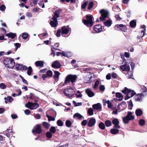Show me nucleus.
<instances>
[{
  "instance_id": "55",
  "label": "nucleus",
  "mask_w": 147,
  "mask_h": 147,
  "mask_svg": "<svg viewBox=\"0 0 147 147\" xmlns=\"http://www.w3.org/2000/svg\"><path fill=\"white\" fill-rule=\"evenodd\" d=\"M6 100H7V101L11 102L13 101V99L11 97L9 96L7 97Z\"/></svg>"
},
{
  "instance_id": "33",
  "label": "nucleus",
  "mask_w": 147,
  "mask_h": 147,
  "mask_svg": "<svg viewBox=\"0 0 147 147\" xmlns=\"http://www.w3.org/2000/svg\"><path fill=\"white\" fill-rule=\"evenodd\" d=\"M90 78L88 76H86L84 78V82L86 83H88L89 82V81L90 80Z\"/></svg>"
},
{
  "instance_id": "19",
  "label": "nucleus",
  "mask_w": 147,
  "mask_h": 147,
  "mask_svg": "<svg viewBox=\"0 0 147 147\" xmlns=\"http://www.w3.org/2000/svg\"><path fill=\"white\" fill-rule=\"evenodd\" d=\"M118 28H119L121 30L124 32H126L127 30V28L125 26L122 24L117 25L115 26Z\"/></svg>"
},
{
  "instance_id": "25",
  "label": "nucleus",
  "mask_w": 147,
  "mask_h": 147,
  "mask_svg": "<svg viewBox=\"0 0 147 147\" xmlns=\"http://www.w3.org/2000/svg\"><path fill=\"white\" fill-rule=\"evenodd\" d=\"M35 64L37 67H42L44 65V63L42 61H37L35 62Z\"/></svg>"
},
{
  "instance_id": "61",
  "label": "nucleus",
  "mask_w": 147,
  "mask_h": 147,
  "mask_svg": "<svg viewBox=\"0 0 147 147\" xmlns=\"http://www.w3.org/2000/svg\"><path fill=\"white\" fill-rule=\"evenodd\" d=\"M26 15L27 17L29 18L31 17L32 16V13L30 12H28L26 14Z\"/></svg>"
},
{
  "instance_id": "42",
  "label": "nucleus",
  "mask_w": 147,
  "mask_h": 147,
  "mask_svg": "<svg viewBox=\"0 0 147 147\" xmlns=\"http://www.w3.org/2000/svg\"><path fill=\"white\" fill-rule=\"evenodd\" d=\"M6 88V86L5 83H2L0 84V88L3 89H4Z\"/></svg>"
},
{
  "instance_id": "39",
  "label": "nucleus",
  "mask_w": 147,
  "mask_h": 147,
  "mask_svg": "<svg viewBox=\"0 0 147 147\" xmlns=\"http://www.w3.org/2000/svg\"><path fill=\"white\" fill-rule=\"evenodd\" d=\"M60 75V73L58 71H54V77L55 78H57L58 79Z\"/></svg>"
},
{
  "instance_id": "64",
  "label": "nucleus",
  "mask_w": 147,
  "mask_h": 147,
  "mask_svg": "<svg viewBox=\"0 0 147 147\" xmlns=\"http://www.w3.org/2000/svg\"><path fill=\"white\" fill-rule=\"evenodd\" d=\"M111 76L113 78H116L117 77V75L116 73L113 72Z\"/></svg>"
},
{
  "instance_id": "5",
  "label": "nucleus",
  "mask_w": 147,
  "mask_h": 147,
  "mask_svg": "<svg viewBox=\"0 0 147 147\" xmlns=\"http://www.w3.org/2000/svg\"><path fill=\"white\" fill-rule=\"evenodd\" d=\"M64 92L66 96L70 98L72 97L74 95L75 91L74 89L72 88H69L65 89Z\"/></svg>"
},
{
  "instance_id": "26",
  "label": "nucleus",
  "mask_w": 147,
  "mask_h": 147,
  "mask_svg": "<svg viewBox=\"0 0 147 147\" xmlns=\"http://www.w3.org/2000/svg\"><path fill=\"white\" fill-rule=\"evenodd\" d=\"M135 113L137 116H139L142 115L143 112L141 109H138L136 110Z\"/></svg>"
},
{
  "instance_id": "44",
  "label": "nucleus",
  "mask_w": 147,
  "mask_h": 147,
  "mask_svg": "<svg viewBox=\"0 0 147 147\" xmlns=\"http://www.w3.org/2000/svg\"><path fill=\"white\" fill-rule=\"evenodd\" d=\"M46 116L48 118L49 121H54L55 120V119L53 117L49 116L47 115H46Z\"/></svg>"
},
{
  "instance_id": "43",
  "label": "nucleus",
  "mask_w": 147,
  "mask_h": 147,
  "mask_svg": "<svg viewBox=\"0 0 147 147\" xmlns=\"http://www.w3.org/2000/svg\"><path fill=\"white\" fill-rule=\"evenodd\" d=\"M88 113L90 115H92L93 114V110L92 108H89L88 110Z\"/></svg>"
},
{
  "instance_id": "45",
  "label": "nucleus",
  "mask_w": 147,
  "mask_h": 147,
  "mask_svg": "<svg viewBox=\"0 0 147 147\" xmlns=\"http://www.w3.org/2000/svg\"><path fill=\"white\" fill-rule=\"evenodd\" d=\"M61 55L63 56L68 57V54L69 53V52L66 53L62 51V52H61Z\"/></svg>"
},
{
  "instance_id": "63",
  "label": "nucleus",
  "mask_w": 147,
  "mask_h": 147,
  "mask_svg": "<svg viewBox=\"0 0 147 147\" xmlns=\"http://www.w3.org/2000/svg\"><path fill=\"white\" fill-rule=\"evenodd\" d=\"M30 111L28 109H26L24 111V113L27 115H29L30 113Z\"/></svg>"
},
{
  "instance_id": "60",
  "label": "nucleus",
  "mask_w": 147,
  "mask_h": 147,
  "mask_svg": "<svg viewBox=\"0 0 147 147\" xmlns=\"http://www.w3.org/2000/svg\"><path fill=\"white\" fill-rule=\"evenodd\" d=\"M61 32V30H58L56 34V35L57 37H59L60 36Z\"/></svg>"
},
{
  "instance_id": "11",
  "label": "nucleus",
  "mask_w": 147,
  "mask_h": 147,
  "mask_svg": "<svg viewBox=\"0 0 147 147\" xmlns=\"http://www.w3.org/2000/svg\"><path fill=\"white\" fill-rule=\"evenodd\" d=\"M144 97V95L142 94H138L135 96V100L136 101H141Z\"/></svg>"
},
{
  "instance_id": "57",
  "label": "nucleus",
  "mask_w": 147,
  "mask_h": 147,
  "mask_svg": "<svg viewBox=\"0 0 147 147\" xmlns=\"http://www.w3.org/2000/svg\"><path fill=\"white\" fill-rule=\"evenodd\" d=\"M5 9V7L4 5H2L0 7V10L2 11H4Z\"/></svg>"
},
{
  "instance_id": "6",
  "label": "nucleus",
  "mask_w": 147,
  "mask_h": 147,
  "mask_svg": "<svg viewBox=\"0 0 147 147\" xmlns=\"http://www.w3.org/2000/svg\"><path fill=\"white\" fill-rule=\"evenodd\" d=\"M25 106L26 107L31 110L36 109L39 107V105L38 104L33 103L30 102H28L25 105Z\"/></svg>"
},
{
  "instance_id": "49",
  "label": "nucleus",
  "mask_w": 147,
  "mask_h": 147,
  "mask_svg": "<svg viewBox=\"0 0 147 147\" xmlns=\"http://www.w3.org/2000/svg\"><path fill=\"white\" fill-rule=\"evenodd\" d=\"M73 103L74 104V106L75 107L81 106L82 105V103L80 102H77L75 101H73Z\"/></svg>"
},
{
  "instance_id": "9",
  "label": "nucleus",
  "mask_w": 147,
  "mask_h": 147,
  "mask_svg": "<svg viewBox=\"0 0 147 147\" xmlns=\"http://www.w3.org/2000/svg\"><path fill=\"white\" fill-rule=\"evenodd\" d=\"M52 20L50 22V24L52 27H56L58 24L57 18H56L55 17H53L52 18Z\"/></svg>"
},
{
  "instance_id": "1",
  "label": "nucleus",
  "mask_w": 147,
  "mask_h": 147,
  "mask_svg": "<svg viewBox=\"0 0 147 147\" xmlns=\"http://www.w3.org/2000/svg\"><path fill=\"white\" fill-rule=\"evenodd\" d=\"M77 76L76 75H69L65 78V80L63 84V86L66 85L68 83L71 82L72 86L75 85L74 82L76 81Z\"/></svg>"
},
{
  "instance_id": "48",
  "label": "nucleus",
  "mask_w": 147,
  "mask_h": 147,
  "mask_svg": "<svg viewBox=\"0 0 147 147\" xmlns=\"http://www.w3.org/2000/svg\"><path fill=\"white\" fill-rule=\"evenodd\" d=\"M57 125L59 126H62L63 125V122L60 119H59L57 121Z\"/></svg>"
},
{
  "instance_id": "59",
  "label": "nucleus",
  "mask_w": 147,
  "mask_h": 147,
  "mask_svg": "<svg viewBox=\"0 0 147 147\" xmlns=\"http://www.w3.org/2000/svg\"><path fill=\"white\" fill-rule=\"evenodd\" d=\"M14 45L15 46L16 49H17L18 48L20 47V44L19 43H16L14 44Z\"/></svg>"
},
{
  "instance_id": "22",
  "label": "nucleus",
  "mask_w": 147,
  "mask_h": 147,
  "mask_svg": "<svg viewBox=\"0 0 147 147\" xmlns=\"http://www.w3.org/2000/svg\"><path fill=\"white\" fill-rule=\"evenodd\" d=\"M116 96L118 98V100L119 101L122 100L123 98V95L121 93L119 92H117L116 93Z\"/></svg>"
},
{
  "instance_id": "15",
  "label": "nucleus",
  "mask_w": 147,
  "mask_h": 147,
  "mask_svg": "<svg viewBox=\"0 0 147 147\" xmlns=\"http://www.w3.org/2000/svg\"><path fill=\"white\" fill-rule=\"evenodd\" d=\"M96 122L95 119L94 118H92L88 121V126L89 127L93 126L94 125Z\"/></svg>"
},
{
  "instance_id": "30",
  "label": "nucleus",
  "mask_w": 147,
  "mask_h": 147,
  "mask_svg": "<svg viewBox=\"0 0 147 147\" xmlns=\"http://www.w3.org/2000/svg\"><path fill=\"white\" fill-rule=\"evenodd\" d=\"M24 40H26L27 38L29 35L26 32H24L21 34Z\"/></svg>"
},
{
  "instance_id": "51",
  "label": "nucleus",
  "mask_w": 147,
  "mask_h": 147,
  "mask_svg": "<svg viewBox=\"0 0 147 147\" xmlns=\"http://www.w3.org/2000/svg\"><path fill=\"white\" fill-rule=\"evenodd\" d=\"M88 3V2L87 1H86L84 2L83 3L82 5V9H84L85 8L86 6Z\"/></svg>"
},
{
  "instance_id": "18",
  "label": "nucleus",
  "mask_w": 147,
  "mask_h": 147,
  "mask_svg": "<svg viewBox=\"0 0 147 147\" xmlns=\"http://www.w3.org/2000/svg\"><path fill=\"white\" fill-rule=\"evenodd\" d=\"M85 92L89 97H92L94 95V92L91 91L89 88L86 89L85 90Z\"/></svg>"
},
{
  "instance_id": "35",
  "label": "nucleus",
  "mask_w": 147,
  "mask_h": 147,
  "mask_svg": "<svg viewBox=\"0 0 147 147\" xmlns=\"http://www.w3.org/2000/svg\"><path fill=\"white\" fill-rule=\"evenodd\" d=\"M32 72V69L30 66L27 69V74L28 75L30 76Z\"/></svg>"
},
{
  "instance_id": "23",
  "label": "nucleus",
  "mask_w": 147,
  "mask_h": 147,
  "mask_svg": "<svg viewBox=\"0 0 147 147\" xmlns=\"http://www.w3.org/2000/svg\"><path fill=\"white\" fill-rule=\"evenodd\" d=\"M133 113L132 112L130 111L128 112L126 116L130 120H133L134 119V117L133 115Z\"/></svg>"
},
{
  "instance_id": "34",
  "label": "nucleus",
  "mask_w": 147,
  "mask_h": 147,
  "mask_svg": "<svg viewBox=\"0 0 147 147\" xmlns=\"http://www.w3.org/2000/svg\"><path fill=\"white\" fill-rule=\"evenodd\" d=\"M98 126L100 129L102 130L104 129L105 127V124L102 122L100 123L98 125Z\"/></svg>"
},
{
  "instance_id": "10",
  "label": "nucleus",
  "mask_w": 147,
  "mask_h": 147,
  "mask_svg": "<svg viewBox=\"0 0 147 147\" xmlns=\"http://www.w3.org/2000/svg\"><path fill=\"white\" fill-rule=\"evenodd\" d=\"M125 63V64L120 66V67L123 71H129L130 69V66L127 64V62H126Z\"/></svg>"
},
{
  "instance_id": "32",
  "label": "nucleus",
  "mask_w": 147,
  "mask_h": 147,
  "mask_svg": "<svg viewBox=\"0 0 147 147\" xmlns=\"http://www.w3.org/2000/svg\"><path fill=\"white\" fill-rule=\"evenodd\" d=\"M130 120L127 116L123 118V121L125 123H127Z\"/></svg>"
},
{
  "instance_id": "52",
  "label": "nucleus",
  "mask_w": 147,
  "mask_h": 147,
  "mask_svg": "<svg viewBox=\"0 0 147 147\" xmlns=\"http://www.w3.org/2000/svg\"><path fill=\"white\" fill-rule=\"evenodd\" d=\"M133 106V104L132 103V102L131 100H130L129 102L128 105V108L129 109H132V107Z\"/></svg>"
},
{
  "instance_id": "46",
  "label": "nucleus",
  "mask_w": 147,
  "mask_h": 147,
  "mask_svg": "<svg viewBox=\"0 0 147 147\" xmlns=\"http://www.w3.org/2000/svg\"><path fill=\"white\" fill-rule=\"evenodd\" d=\"M66 126L68 127H69L71 125V122L69 120H67L65 122Z\"/></svg>"
},
{
  "instance_id": "20",
  "label": "nucleus",
  "mask_w": 147,
  "mask_h": 147,
  "mask_svg": "<svg viewBox=\"0 0 147 147\" xmlns=\"http://www.w3.org/2000/svg\"><path fill=\"white\" fill-rule=\"evenodd\" d=\"M52 66L54 68H58L60 67L61 65L59 62L56 61L53 63Z\"/></svg>"
},
{
  "instance_id": "31",
  "label": "nucleus",
  "mask_w": 147,
  "mask_h": 147,
  "mask_svg": "<svg viewBox=\"0 0 147 147\" xmlns=\"http://www.w3.org/2000/svg\"><path fill=\"white\" fill-rule=\"evenodd\" d=\"M119 132V130L115 129H112L111 130V133L113 134H116Z\"/></svg>"
},
{
  "instance_id": "21",
  "label": "nucleus",
  "mask_w": 147,
  "mask_h": 147,
  "mask_svg": "<svg viewBox=\"0 0 147 147\" xmlns=\"http://www.w3.org/2000/svg\"><path fill=\"white\" fill-rule=\"evenodd\" d=\"M145 27L146 26L144 25H143L141 26V28L142 30H141V37H142L146 35L145 33L146 31Z\"/></svg>"
},
{
  "instance_id": "47",
  "label": "nucleus",
  "mask_w": 147,
  "mask_h": 147,
  "mask_svg": "<svg viewBox=\"0 0 147 147\" xmlns=\"http://www.w3.org/2000/svg\"><path fill=\"white\" fill-rule=\"evenodd\" d=\"M50 131L51 133H55L56 131V129L54 127H52L50 129Z\"/></svg>"
},
{
  "instance_id": "28",
  "label": "nucleus",
  "mask_w": 147,
  "mask_h": 147,
  "mask_svg": "<svg viewBox=\"0 0 147 147\" xmlns=\"http://www.w3.org/2000/svg\"><path fill=\"white\" fill-rule=\"evenodd\" d=\"M112 24V22L111 20H108L105 22H104L105 25L108 27L110 26Z\"/></svg>"
},
{
  "instance_id": "54",
  "label": "nucleus",
  "mask_w": 147,
  "mask_h": 147,
  "mask_svg": "<svg viewBox=\"0 0 147 147\" xmlns=\"http://www.w3.org/2000/svg\"><path fill=\"white\" fill-rule=\"evenodd\" d=\"M140 125L141 126H142L144 125L145 122L144 120L142 119H140L139 121Z\"/></svg>"
},
{
  "instance_id": "56",
  "label": "nucleus",
  "mask_w": 147,
  "mask_h": 147,
  "mask_svg": "<svg viewBox=\"0 0 147 147\" xmlns=\"http://www.w3.org/2000/svg\"><path fill=\"white\" fill-rule=\"evenodd\" d=\"M107 105L108 107L109 108H110L111 109H113L112 104L109 100H108V104Z\"/></svg>"
},
{
  "instance_id": "41",
  "label": "nucleus",
  "mask_w": 147,
  "mask_h": 147,
  "mask_svg": "<svg viewBox=\"0 0 147 147\" xmlns=\"http://www.w3.org/2000/svg\"><path fill=\"white\" fill-rule=\"evenodd\" d=\"M111 121L109 120H107L105 122V125L107 127L111 126Z\"/></svg>"
},
{
  "instance_id": "7",
  "label": "nucleus",
  "mask_w": 147,
  "mask_h": 147,
  "mask_svg": "<svg viewBox=\"0 0 147 147\" xmlns=\"http://www.w3.org/2000/svg\"><path fill=\"white\" fill-rule=\"evenodd\" d=\"M101 14V16L100 19L101 21H104L106 18L107 17L108 14V12L104 9L101 10L100 11Z\"/></svg>"
},
{
  "instance_id": "13",
  "label": "nucleus",
  "mask_w": 147,
  "mask_h": 147,
  "mask_svg": "<svg viewBox=\"0 0 147 147\" xmlns=\"http://www.w3.org/2000/svg\"><path fill=\"white\" fill-rule=\"evenodd\" d=\"M92 108L95 110H101L102 108V105L100 103L94 104L92 105Z\"/></svg>"
},
{
  "instance_id": "40",
  "label": "nucleus",
  "mask_w": 147,
  "mask_h": 147,
  "mask_svg": "<svg viewBox=\"0 0 147 147\" xmlns=\"http://www.w3.org/2000/svg\"><path fill=\"white\" fill-rule=\"evenodd\" d=\"M47 76L51 77L53 75V72L51 70H48L47 72Z\"/></svg>"
},
{
  "instance_id": "12",
  "label": "nucleus",
  "mask_w": 147,
  "mask_h": 147,
  "mask_svg": "<svg viewBox=\"0 0 147 147\" xmlns=\"http://www.w3.org/2000/svg\"><path fill=\"white\" fill-rule=\"evenodd\" d=\"M94 30L97 33L100 32L102 30L101 25L98 24L95 25L94 27Z\"/></svg>"
},
{
  "instance_id": "62",
  "label": "nucleus",
  "mask_w": 147,
  "mask_h": 147,
  "mask_svg": "<svg viewBox=\"0 0 147 147\" xmlns=\"http://www.w3.org/2000/svg\"><path fill=\"white\" fill-rule=\"evenodd\" d=\"M100 90L101 91H104L105 90V87L103 85H101L99 87Z\"/></svg>"
},
{
  "instance_id": "16",
  "label": "nucleus",
  "mask_w": 147,
  "mask_h": 147,
  "mask_svg": "<svg viewBox=\"0 0 147 147\" xmlns=\"http://www.w3.org/2000/svg\"><path fill=\"white\" fill-rule=\"evenodd\" d=\"M112 123L114 125V127L118 129L120 128V127L119 125V121L117 119H113L112 121Z\"/></svg>"
},
{
  "instance_id": "58",
  "label": "nucleus",
  "mask_w": 147,
  "mask_h": 147,
  "mask_svg": "<svg viewBox=\"0 0 147 147\" xmlns=\"http://www.w3.org/2000/svg\"><path fill=\"white\" fill-rule=\"evenodd\" d=\"M87 121L86 120H84L82 122L81 124L82 125L85 126L87 124Z\"/></svg>"
},
{
  "instance_id": "29",
  "label": "nucleus",
  "mask_w": 147,
  "mask_h": 147,
  "mask_svg": "<svg viewBox=\"0 0 147 147\" xmlns=\"http://www.w3.org/2000/svg\"><path fill=\"white\" fill-rule=\"evenodd\" d=\"M73 117L74 118H77L79 119H81L83 117V116L80 115V114L77 113L75 114L74 116Z\"/></svg>"
},
{
  "instance_id": "38",
  "label": "nucleus",
  "mask_w": 147,
  "mask_h": 147,
  "mask_svg": "<svg viewBox=\"0 0 147 147\" xmlns=\"http://www.w3.org/2000/svg\"><path fill=\"white\" fill-rule=\"evenodd\" d=\"M94 3L92 1H90L88 4V9L89 10L90 9L93 7Z\"/></svg>"
},
{
  "instance_id": "37",
  "label": "nucleus",
  "mask_w": 147,
  "mask_h": 147,
  "mask_svg": "<svg viewBox=\"0 0 147 147\" xmlns=\"http://www.w3.org/2000/svg\"><path fill=\"white\" fill-rule=\"evenodd\" d=\"M130 25L131 27H134L136 26V22L135 21L132 20L130 22Z\"/></svg>"
},
{
  "instance_id": "2",
  "label": "nucleus",
  "mask_w": 147,
  "mask_h": 147,
  "mask_svg": "<svg viewBox=\"0 0 147 147\" xmlns=\"http://www.w3.org/2000/svg\"><path fill=\"white\" fill-rule=\"evenodd\" d=\"M122 92L126 94V96L125 97V98L126 100L132 97L136 94V92L133 90L129 89L126 87L124 89L122 90Z\"/></svg>"
},
{
  "instance_id": "24",
  "label": "nucleus",
  "mask_w": 147,
  "mask_h": 147,
  "mask_svg": "<svg viewBox=\"0 0 147 147\" xmlns=\"http://www.w3.org/2000/svg\"><path fill=\"white\" fill-rule=\"evenodd\" d=\"M16 33L10 32L9 33L5 35L6 36H7L9 38H11L12 39L14 38L16 36Z\"/></svg>"
},
{
  "instance_id": "4",
  "label": "nucleus",
  "mask_w": 147,
  "mask_h": 147,
  "mask_svg": "<svg viewBox=\"0 0 147 147\" xmlns=\"http://www.w3.org/2000/svg\"><path fill=\"white\" fill-rule=\"evenodd\" d=\"M86 20H83L82 21L84 24L87 26H91L93 24L92 21L93 16L92 15L86 16Z\"/></svg>"
},
{
  "instance_id": "50",
  "label": "nucleus",
  "mask_w": 147,
  "mask_h": 147,
  "mask_svg": "<svg viewBox=\"0 0 147 147\" xmlns=\"http://www.w3.org/2000/svg\"><path fill=\"white\" fill-rule=\"evenodd\" d=\"M46 136L47 138H51L52 136V133L50 132H48L46 133Z\"/></svg>"
},
{
  "instance_id": "17",
  "label": "nucleus",
  "mask_w": 147,
  "mask_h": 147,
  "mask_svg": "<svg viewBox=\"0 0 147 147\" xmlns=\"http://www.w3.org/2000/svg\"><path fill=\"white\" fill-rule=\"evenodd\" d=\"M61 33L62 34H67L69 32L68 28L65 26H64L61 28Z\"/></svg>"
},
{
  "instance_id": "27",
  "label": "nucleus",
  "mask_w": 147,
  "mask_h": 147,
  "mask_svg": "<svg viewBox=\"0 0 147 147\" xmlns=\"http://www.w3.org/2000/svg\"><path fill=\"white\" fill-rule=\"evenodd\" d=\"M61 9H58L57 10L55 13V16H54V17H55L57 18L59 17V14L61 13Z\"/></svg>"
},
{
  "instance_id": "14",
  "label": "nucleus",
  "mask_w": 147,
  "mask_h": 147,
  "mask_svg": "<svg viewBox=\"0 0 147 147\" xmlns=\"http://www.w3.org/2000/svg\"><path fill=\"white\" fill-rule=\"evenodd\" d=\"M16 69L17 70L22 69L26 70L27 67L22 64H18L16 65Z\"/></svg>"
},
{
  "instance_id": "53",
  "label": "nucleus",
  "mask_w": 147,
  "mask_h": 147,
  "mask_svg": "<svg viewBox=\"0 0 147 147\" xmlns=\"http://www.w3.org/2000/svg\"><path fill=\"white\" fill-rule=\"evenodd\" d=\"M99 84V81L97 80H96L95 83L94 85V89L96 88L98 86Z\"/></svg>"
},
{
  "instance_id": "8",
  "label": "nucleus",
  "mask_w": 147,
  "mask_h": 147,
  "mask_svg": "<svg viewBox=\"0 0 147 147\" xmlns=\"http://www.w3.org/2000/svg\"><path fill=\"white\" fill-rule=\"evenodd\" d=\"M42 131L40 125H37L34 127L32 130V132L33 133H36L39 134Z\"/></svg>"
},
{
  "instance_id": "36",
  "label": "nucleus",
  "mask_w": 147,
  "mask_h": 147,
  "mask_svg": "<svg viewBox=\"0 0 147 147\" xmlns=\"http://www.w3.org/2000/svg\"><path fill=\"white\" fill-rule=\"evenodd\" d=\"M42 124L43 125V126H44V127L46 129H48L49 127L50 126V125L48 123H47L44 122H43Z\"/></svg>"
},
{
  "instance_id": "3",
  "label": "nucleus",
  "mask_w": 147,
  "mask_h": 147,
  "mask_svg": "<svg viewBox=\"0 0 147 147\" xmlns=\"http://www.w3.org/2000/svg\"><path fill=\"white\" fill-rule=\"evenodd\" d=\"M5 67L8 68H12L14 66L15 62L14 59L11 58H7L3 61Z\"/></svg>"
}]
</instances>
